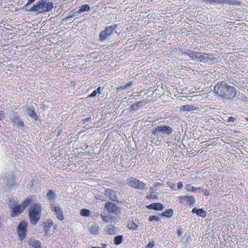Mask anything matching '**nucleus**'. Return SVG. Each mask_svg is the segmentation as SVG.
Here are the masks:
<instances>
[{"mask_svg":"<svg viewBox=\"0 0 248 248\" xmlns=\"http://www.w3.org/2000/svg\"><path fill=\"white\" fill-rule=\"evenodd\" d=\"M198 190H199L202 192L205 196H209L210 195L209 191L208 190V189L204 188V187H198Z\"/></svg>","mask_w":248,"mask_h":248,"instance_id":"obj_35","label":"nucleus"},{"mask_svg":"<svg viewBox=\"0 0 248 248\" xmlns=\"http://www.w3.org/2000/svg\"><path fill=\"white\" fill-rule=\"evenodd\" d=\"M117 229L112 225H108L105 229L106 233L109 235H112L116 233Z\"/></svg>","mask_w":248,"mask_h":248,"instance_id":"obj_17","label":"nucleus"},{"mask_svg":"<svg viewBox=\"0 0 248 248\" xmlns=\"http://www.w3.org/2000/svg\"><path fill=\"white\" fill-rule=\"evenodd\" d=\"M157 198L156 196L154 193H151L149 195L146 196V198L147 199H156Z\"/></svg>","mask_w":248,"mask_h":248,"instance_id":"obj_40","label":"nucleus"},{"mask_svg":"<svg viewBox=\"0 0 248 248\" xmlns=\"http://www.w3.org/2000/svg\"><path fill=\"white\" fill-rule=\"evenodd\" d=\"M74 16L73 15H70L69 16H68L67 17H66L65 18V20H68L69 18H71V17H72L73 16Z\"/></svg>","mask_w":248,"mask_h":248,"instance_id":"obj_52","label":"nucleus"},{"mask_svg":"<svg viewBox=\"0 0 248 248\" xmlns=\"http://www.w3.org/2000/svg\"><path fill=\"white\" fill-rule=\"evenodd\" d=\"M127 184L129 186L140 190H146L148 189L147 186L144 183L134 178H131Z\"/></svg>","mask_w":248,"mask_h":248,"instance_id":"obj_6","label":"nucleus"},{"mask_svg":"<svg viewBox=\"0 0 248 248\" xmlns=\"http://www.w3.org/2000/svg\"><path fill=\"white\" fill-rule=\"evenodd\" d=\"M53 225V222L51 219H47L46 222V225L45 226V231L46 232H48L50 227Z\"/></svg>","mask_w":248,"mask_h":248,"instance_id":"obj_31","label":"nucleus"},{"mask_svg":"<svg viewBox=\"0 0 248 248\" xmlns=\"http://www.w3.org/2000/svg\"><path fill=\"white\" fill-rule=\"evenodd\" d=\"M173 129L169 125H160L154 128L152 133L154 135H157L158 133H161L170 135L173 133Z\"/></svg>","mask_w":248,"mask_h":248,"instance_id":"obj_5","label":"nucleus"},{"mask_svg":"<svg viewBox=\"0 0 248 248\" xmlns=\"http://www.w3.org/2000/svg\"><path fill=\"white\" fill-rule=\"evenodd\" d=\"M97 93H96V92L94 90L91 93V94L89 96L91 97H94L96 95Z\"/></svg>","mask_w":248,"mask_h":248,"instance_id":"obj_43","label":"nucleus"},{"mask_svg":"<svg viewBox=\"0 0 248 248\" xmlns=\"http://www.w3.org/2000/svg\"><path fill=\"white\" fill-rule=\"evenodd\" d=\"M51 208L52 211L55 213L56 216L58 219L62 220L64 219L63 212L59 206L52 203L51 204Z\"/></svg>","mask_w":248,"mask_h":248,"instance_id":"obj_9","label":"nucleus"},{"mask_svg":"<svg viewBox=\"0 0 248 248\" xmlns=\"http://www.w3.org/2000/svg\"><path fill=\"white\" fill-rule=\"evenodd\" d=\"M30 245L34 248H40L41 247V242L38 240H31Z\"/></svg>","mask_w":248,"mask_h":248,"instance_id":"obj_29","label":"nucleus"},{"mask_svg":"<svg viewBox=\"0 0 248 248\" xmlns=\"http://www.w3.org/2000/svg\"><path fill=\"white\" fill-rule=\"evenodd\" d=\"M91 121V118L90 117H88V118L84 119L83 121L84 123H86V122H90Z\"/></svg>","mask_w":248,"mask_h":248,"instance_id":"obj_49","label":"nucleus"},{"mask_svg":"<svg viewBox=\"0 0 248 248\" xmlns=\"http://www.w3.org/2000/svg\"><path fill=\"white\" fill-rule=\"evenodd\" d=\"M117 191L112 189L107 188L105 190V194L110 200L112 201H117Z\"/></svg>","mask_w":248,"mask_h":248,"instance_id":"obj_12","label":"nucleus"},{"mask_svg":"<svg viewBox=\"0 0 248 248\" xmlns=\"http://www.w3.org/2000/svg\"><path fill=\"white\" fill-rule=\"evenodd\" d=\"M198 53L197 51H187L186 54L191 60L197 61Z\"/></svg>","mask_w":248,"mask_h":248,"instance_id":"obj_22","label":"nucleus"},{"mask_svg":"<svg viewBox=\"0 0 248 248\" xmlns=\"http://www.w3.org/2000/svg\"><path fill=\"white\" fill-rule=\"evenodd\" d=\"M149 190L151 193H154L155 191V188L154 187L151 186L149 188Z\"/></svg>","mask_w":248,"mask_h":248,"instance_id":"obj_46","label":"nucleus"},{"mask_svg":"<svg viewBox=\"0 0 248 248\" xmlns=\"http://www.w3.org/2000/svg\"><path fill=\"white\" fill-rule=\"evenodd\" d=\"M205 60L206 61H204L205 63L208 62L210 63L217 61V58L214 57L212 54H206Z\"/></svg>","mask_w":248,"mask_h":248,"instance_id":"obj_23","label":"nucleus"},{"mask_svg":"<svg viewBox=\"0 0 248 248\" xmlns=\"http://www.w3.org/2000/svg\"><path fill=\"white\" fill-rule=\"evenodd\" d=\"M26 112L34 119L36 120L37 119V115L34 108H28L26 109Z\"/></svg>","mask_w":248,"mask_h":248,"instance_id":"obj_21","label":"nucleus"},{"mask_svg":"<svg viewBox=\"0 0 248 248\" xmlns=\"http://www.w3.org/2000/svg\"><path fill=\"white\" fill-rule=\"evenodd\" d=\"M170 188L173 190H176V186L174 184H171V185L170 186Z\"/></svg>","mask_w":248,"mask_h":248,"instance_id":"obj_45","label":"nucleus"},{"mask_svg":"<svg viewBox=\"0 0 248 248\" xmlns=\"http://www.w3.org/2000/svg\"><path fill=\"white\" fill-rule=\"evenodd\" d=\"M90 231L94 234H97L99 233V226L96 223H93L88 224Z\"/></svg>","mask_w":248,"mask_h":248,"instance_id":"obj_14","label":"nucleus"},{"mask_svg":"<svg viewBox=\"0 0 248 248\" xmlns=\"http://www.w3.org/2000/svg\"><path fill=\"white\" fill-rule=\"evenodd\" d=\"M0 183L5 184V188L6 189L11 188L14 186L15 184V179L12 176H8L5 179H0Z\"/></svg>","mask_w":248,"mask_h":248,"instance_id":"obj_8","label":"nucleus"},{"mask_svg":"<svg viewBox=\"0 0 248 248\" xmlns=\"http://www.w3.org/2000/svg\"><path fill=\"white\" fill-rule=\"evenodd\" d=\"M10 208L12 209L11 216L15 217L21 214L23 211L24 209L21 205H11Z\"/></svg>","mask_w":248,"mask_h":248,"instance_id":"obj_13","label":"nucleus"},{"mask_svg":"<svg viewBox=\"0 0 248 248\" xmlns=\"http://www.w3.org/2000/svg\"><path fill=\"white\" fill-rule=\"evenodd\" d=\"M197 109V108L193 105H186L182 106L180 108V111H192Z\"/></svg>","mask_w":248,"mask_h":248,"instance_id":"obj_16","label":"nucleus"},{"mask_svg":"<svg viewBox=\"0 0 248 248\" xmlns=\"http://www.w3.org/2000/svg\"><path fill=\"white\" fill-rule=\"evenodd\" d=\"M32 202V199L30 197H27L21 204V206L24 210L27 206H28Z\"/></svg>","mask_w":248,"mask_h":248,"instance_id":"obj_24","label":"nucleus"},{"mask_svg":"<svg viewBox=\"0 0 248 248\" xmlns=\"http://www.w3.org/2000/svg\"><path fill=\"white\" fill-rule=\"evenodd\" d=\"M53 8L52 2H47V0H40L32 6L29 10L34 11L37 14L45 13L50 11Z\"/></svg>","mask_w":248,"mask_h":248,"instance_id":"obj_2","label":"nucleus"},{"mask_svg":"<svg viewBox=\"0 0 248 248\" xmlns=\"http://www.w3.org/2000/svg\"><path fill=\"white\" fill-rule=\"evenodd\" d=\"M101 87H98V88H97V89H96V90H95V91L96 92V93H99H99H101Z\"/></svg>","mask_w":248,"mask_h":248,"instance_id":"obj_50","label":"nucleus"},{"mask_svg":"<svg viewBox=\"0 0 248 248\" xmlns=\"http://www.w3.org/2000/svg\"><path fill=\"white\" fill-rule=\"evenodd\" d=\"M183 232L181 230L179 229L177 230V233L178 236H181V235L182 234Z\"/></svg>","mask_w":248,"mask_h":248,"instance_id":"obj_47","label":"nucleus"},{"mask_svg":"<svg viewBox=\"0 0 248 248\" xmlns=\"http://www.w3.org/2000/svg\"><path fill=\"white\" fill-rule=\"evenodd\" d=\"M80 214L82 216L89 217L90 215V211L86 209H82L80 210Z\"/></svg>","mask_w":248,"mask_h":248,"instance_id":"obj_36","label":"nucleus"},{"mask_svg":"<svg viewBox=\"0 0 248 248\" xmlns=\"http://www.w3.org/2000/svg\"><path fill=\"white\" fill-rule=\"evenodd\" d=\"M128 226L129 229L133 230H136L138 228V225L136 224L134 222H130L128 224Z\"/></svg>","mask_w":248,"mask_h":248,"instance_id":"obj_37","label":"nucleus"},{"mask_svg":"<svg viewBox=\"0 0 248 248\" xmlns=\"http://www.w3.org/2000/svg\"><path fill=\"white\" fill-rule=\"evenodd\" d=\"M228 118V117L227 116H225V117H224V120L225 121V120H227V118Z\"/></svg>","mask_w":248,"mask_h":248,"instance_id":"obj_53","label":"nucleus"},{"mask_svg":"<svg viewBox=\"0 0 248 248\" xmlns=\"http://www.w3.org/2000/svg\"><path fill=\"white\" fill-rule=\"evenodd\" d=\"M207 2L209 3H218L219 2V0H208Z\"/></svg>","mask_w":248,"mask_h":248,"instance_id":"obj_42","label":"nucleus"},{"mask_svg":"<svg viewBox=\"0 0 248 248\" xmlns=\"http://www.w3.org/2000/svg\"><path fill=\"white\" fill-rule=\"evenodd\" d=\"M206 54H207L198 52V56L197 57V61L204 62V61H206L205 57H206Z\"/></svg>","mask_w":248,"mask_h":248,"instance_id":"obj_27","label":"nucleus"},{"mask_svg":"<svg viewBox=\"0 0 248 248\" xmlns=\"http://www.w3.org/2000/svg\"><path fill=\"white\" fill-rule=\"evenodd\" d=\"M225 121L228 122H231V123H234L236 121V118L234 117H229L227 118V120H225Z\"/></svg>","mask_w":248,"mask_h":248,"instance_id":"obj_39","label":"nucleus"},{"mask_svg":"<svg viewBox=\"0 0 248 248\" xmlns=\"http://www.w3.org/2000/svg\"><path fill=\"white\" fill-rule=\"evenodd\" d=\"M90 10V7L88 4H83L81 5L78 11V14H81L84 12H88Z\"/></svg>","mask_w":248,"mask_h":248,"instance_id":"obj_25","label":"nucleus"},{"mask_svg":"<svg viewBox=\"0 0 248 248\" xmlns=\"http://www.w3.org/2000/svg\"><path fill=\"white\" fill-rule=\"evenodd\" d=\"M134 84L132 81H130L129 82L126 83L124 85H123L117 88V92H120L124 90H127L132 85Z\"/></svg>","mask_w":248,"mask_h":248,"instance_id":"obj_19","label":"nucleus"},{"mask_svg":"<svg viewBox=\"0 0 248 248\" xmlns=\"http://www.w3.org/2000/svg\"><path fill=\"white\" fill-rule=\"evenodd\" d=\"M183 186V183L182 182H179L177 183V186L178 189H181Z\"/></svg>","mask_w":248,"mask_h":248,"instance_id":"obj_44","label":"nucleus"},{"mask_svg":"<svg viewBox=\"0 0 248 248\" xmlns=\"http://www.w3.org/2000/svg\"><path fill=\"white\" fill-rule=\"evenodd\" d=\"M155 244L153 241H150L147 246V248H153Z\"/></svg>","mask_w":248,"mask_h":248,"instance_id":"obj_41","label":"nucleus"},{"mask_svg":"<svg viewBox=\"0 0 248 248\" xmlns=\"http://www.w3.org/2000/svg\"><path fill=\"white\" fill-rule=\"evenodd\" d=\"M41 213V206L40 203H34L32 204L29 210V216L32 224H36L39 219Z\"/></svg>","mask_w":248,"mask_h":248,"instance_id":"obj_3","label":"nucleus"},{"mask_svg":"<svg viewBox=\"0 0 248 248\" xmlns=\"http://www.w3.org/2000/svg\"><path fill=\"white\" fill-rule=\"evenodd\" d=\"M101 217L103 220L105 221L106 222L113 221H114V219L115 218V217H113L111 216H108L101 215Z\"/></svg>","mask_w":248,"mask_h":248,"instance_id":"obj_28","label":"nucleus"},{"mask_svg":"<svg viewBox=\"0 0 248 248\" xmlns=\"http://www.w3.org/2000/svg\"><path fill=\"white\" fill-rule=\"evenodd\" d=\"M192 213H196L198 216L201 217H205L206 216V212L205 211L202 210V209H197L194 208L192 209Z\"/></svg>","mask_w":248,"mask_h":248,"instance_id":"obj_18","label":"nucleus"},{"mask_svg":"<svg viewBox=\"0 0 248 248\" xmlns=\"http://www.w3.org/2000/svg\"><path fill=\"white\" fill-rule=\"evenodd\" d=\"M12 122L14 124H16V125L18 127H22L24 125L23 121L18 117H15L12 120Z\"/></svg>","mask_w":248,"mask_h":248,"instance_id":"obj_20","label":"nucleus"},{"mask_svg":"<svg viewBox=\"0 0 248 248\" xmlns=\"http://www.w3.org/2000/svg\"><path fill=\"white\" fill-rule=\"evenodd\" d=\"M34 1H35V0H28L27 3L26 4V5L27 6L28 5H30L31 3H33Z\"/></svg>","mask_w":248,"mask_h":248,"instance_id":"obj_48","label":"nucleus"},{"mask_svg":"<svg viewBox=\"0 0 248 248\" xmlns=\"http://www.w3.org/2000/svg\"><path fill=\"white\" fill-rule=\"evenodd\" d=\"M147 208L150 209H154L158 211L162 210L164 208V206L161 203L159 202L153 203H152L148 206H147Z\"/></svg>","mask_w":248,"mask_h":248,"instance_id":"obj_15","label":"nucleus"},{"mask_svg":"<svg viewBox=\"0 0 248 248\" xmlns=\"http://www.w3.org/2000/svg\"><path fill=\"white\" fill-rule=\"evenodd\" d=\"M3 117V113L2 111L0 112V120H2Z\"/></svg>","mask_w":248,"mask_h":248,"instance_id":"obj_51","label":"nucleus"},{"mask_svg":"<svg viewBox=\"0 0 248 248\" xmlns=\"http://www.w3.org/2000/svg\"><path fill=\"white\" fill-rule=\"evenodd\" d=\"M27 223L25 221L21 222L17 226V231L18 237L21 241H22L27 234Z\"/></svg>","mask_w":248,"mask_h":248,"instance_id":"obj_7","label":"nucleus"},{"mask_svg":"<svg viewBox=\"0 0 248 248\" xmlns=\"http://www.w3.org/2000/svg\"><path fill=\"white\" fill-rule=\"evenodd\" d=\"M186 189L187 191L191 192H196L198 190V188L194 187L191 184L186 185Z\"/></svg>","mask_w":248,"mask_h":248,"instance_id":"obj_34","label":"nucleus"},{"mask_svg":"<svg viewBox=\"0 0 248 248\" xmlns=\"http://www.w3.org/2000/svg\"><path fill=\"white\" fill-rule=\"evenodd\" d=\"M161 219L160 217L157 216H152L149 217V220L151 221H152L153 220H155L156 221H159Z\"/></svg>","mask_w":248,"mask_h":248,"instance_id":"obj_38","label":"nucleus"},{"mask_svg":"<svg viewBox=\"0 0 248 248\" xmlns=\"http://www.w3.org/2000/svg\"><path fill=\"white\" fill-rule=\"evenodd\" d=\"M46 197L48 199L53 201L56 198L57 195L52 190H48V192L47 193Z\"/></svg>","mask_w":248,"mask_h":248,"instance_id":"obj_26","label":"nucleus"},{"mask_svg":"<svg viewBox=\"0 0 248 248\" xmlns=\"http://www.w3.org/2000/svg\"><path fill=\"white\" fill-rule=\"evenodd\" d=\"M180 202L186 204H193L196 201L193 196H182L179 198Z\"/></svg>","mask_w":248,"mask_h":248,"instance_id":"obj_10","label":"nucleus"},{"mask_svg":"<svg viewBox=\"0 0 248 248\" xmlns=\"http://www.w3.org/2000/svg\"><path fill=\"white\" fill-rule=\"evenodd\" d=\"M123 240L122 235H118L114 237V243L115 245H118L120 244Z\"/></svg>","mask_w":248,"mask_h":248,"instance_id":"obj_32","label":"nucleus"},{"mask_svg":"<svg viewBox=\"0 0 248 248\" xmlns=\"http://www.w3.org/2000/svg\"><path fill=\"white\" fill-rule=\"evenodd\" d=\"M214 93L218 96L231 100L236 94V90L233 86L228 85L223 81H218L214 86Z\"/></svg>","mask_w":248,"mask_h":248,"instance_id":"obj_1","label":"nucleus"},{"mask_svg":"<svg viewBox=\"0 0 248 248\" xmlns=\"http://www.w3.org/2000/svg\"><path fill=\"white\" fill-rule=\"evenodd\" d=\"M145 105V103L143 101H140L136 102V103L133 105L131 107V108L132 109H136L138 108L139 107H140L141 106H143Z\"/></svg>","mask_w":248,"mask_h":248,"instance_id":"obj_33","label":"nucleus"},{"mask_svg":"<svg viewBox=\"0 0 248 248\" xmlns=\"http://www.w3.org/2000/svg\"><path fill=\"white\" fill-rule=\"evenodd\" d=\"M116 25L108 26L106 29L102 31L99 34V40L103 41L106 39H109L112 35H114L116 32L115 29Z\"/></svg>","mask_w":248,"mask_h":248,"instance_id":"obj_4","label":"nucleus"},{"mask_svg":"<svg viewBox=\"0 0 248 248\" xmlns=\"http://www.w3.org/2000/svg\"><path fill=\"white\" fill-rule=\"evenodd\" d=\"M173 214V211L171 209H168L162 213V216L170 217Z\"/></svg>","mask_w":248,"mask_h":248,"instance_id":"obj_30","label":"nucleus"},{"mask_svg":"<svg viewBox=\"0 0 248 248\" xmlns=\"http://www.w3.org/2000/svg\"><path fill=\"white\" fill-rule=\"evenodd\" d=\"M105 208L109 213L117 214L120 209L116 204L108 202L105 204Z\"/></svg>","mask_w":248,"mask_h":248,"instance_id":"obj_11","label":"nucleus"}]
</instances>
